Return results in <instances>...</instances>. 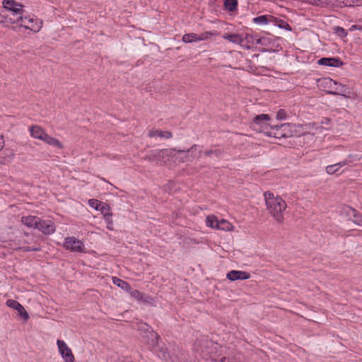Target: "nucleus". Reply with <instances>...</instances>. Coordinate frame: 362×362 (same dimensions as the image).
<instances>
[{
  "instance_id": "obj_1",
  "label": "nucleus",
  "mask_w": 362,
  "mask_h": 362,
  "mask_svg": "<svg viewBox=\"0 0 362 362\" xmlns=\"http://www.w3.org/2000/svg\"><path fill=\"white\" fill-rule=\"evenodd\" d=\"M193 350L206 361L226 362V358L221 356L223 346L209 340H202L195 343Z\"/></svg>"
},
{
  "instance_id": "obj_2",
  "label": "nucleus",
  "mask_w": 362,
  "mask_h": 362,
  "mask_svg": "<svg viewBox=\"0 0 362 362\" xmlns=\"http://www.w3.org/2000/svg\"><path fill=\"white\" fill-rule=\"evenodd\" d=\"M264 199L267 209L269 211L272 216L279 223L284 220L283 212L286 210L287 204L286 202L279 196H274L270 192L264 193Z\"/></svg>"
},
{
  "instance_id": "obj_3",
  "label": "nucleus",
  "mask_w": 362,
  "mask_h": 362,
  "mask_svg": "<svg viewBox=\"0 0 362 362\" xmlns=\"http://www.w3.org/2000/svg\"><path fill=\"white\" fill-rule=\"evenodd\" d=\"M4 16L3 15L0 16V22L6 23L8 25L10 24H16L18 27L23 28L26 30H30L34 33H37L40 30L42 27V22L35 16H25L23 15L15 18H5L6 21H3Z\"/></svg>"
},
{
  "instance_id": "obj_4",
  "label": "nucleus",
  "mask_w": 362,
  "mask_h": 362,
  "mask_svg": "<svg viewBox=\"0 0 362 362\" xmlns=\"http://www.w3.org/2000/svg\"><path fill=\"white\" fill-rule=\"evenodd\" d=\"M318 84L327 93L339 95L344 98L351 96V90L347 86L334 81L331 78H321L318 81Z\"/></svg>"
},
{
  "instance_id": "obj_5",
  "label": "nucleus",
  "mask_w": 362,
  "mask_h": 362,
  "mask_svg": "<svg viewBox=\"0 0 362 362\" xmlns=\"http://www.w3.org/2000/svg\"><path fill=\"white\" fill-rule=\"evenodd\" d=\"M194 153H195V156H199L201 151L197 146L192 147L191 149L187 152L184 151H176L175 150H161L158 152V156L161 158L163 159V162L165 163L169 160L170 157L175 158V160L182 159L187 154H193Z\"/></svg>"
},
{
  "instance_id": "obj_6",
  "label": "nucleus",
  "mask_w": 362,
  "mask_h": 362,
  "mask_svg": "<svg viewBox=\"0 0 362 362\" xmlns=\"http://www.w3.org/2000/svg\"><path fill=\"white\" fill-rule=\"evenodd\" d=\"M296 125L290 123H284L281 125L272 126L268 132V136L276 139L291 137L294 135Z\"/></svg>"
},
{
  "instance_id": "obj_7",
  "label": "nucleus",
  "mask_w": 362,
  "mask_h": 362,
  "mask_svg": "<svg viewBox=\"0 0 362 362\" xmlns=\"http://www.w3.org/2000/svg\"><path fill=\"white\" fill-rule=\"evenodd\" d=\"M270 117L267 114H262L255 117L252 127L255 130L261 132L268 135L272 125L269 124Z\"/></svg>"
},
{
  "instance_id": "obj_8",
  "label": "nucleus",
  "mask_w": 362,
  "mask_h": 362,
  "mask_svg": "<svg viewBox=\"0 0 362 362\" xmlns=\"http://www.w3.org/2000/svg\"><path fill=\"white\" fill-rule=\"evenodd\" d=\"M63 246L66 250L71 252H83L85 251L83 242L73 236L66 238Z\"/></svg>"
},
{
  "instance_id": "obj_9",
  "label": "nucleus",
  "mask_w": 362,
  "mask_h": 362,
  "mask_svg": "<svg viewBox=\"0 0 362 362\" xmlns=\"http://www.w3.org/2000/svg\"><path fill=\"white\" fill-rule=\"evenodd\" d=\"M57 346L58 352L64 362H75V358L72 351L64 341L57 339Z\"/></svg>"
},
{
  "instance_id": "obj_10",
  "label": "nucleus",
  "mask_w": 362,
  "mask_h": 362,
  "mask_svg": "<svg viewBox=\"0 0 362 362\" xmlns=\"http://www.w3.org/2000/svg\"><path fill=\"white\" fill-rule=\"evenodd\" d=\"M2 5L6 11L11 12L16 18L22 16L23 13V6L14 0H4Z\"/></svg>"
},
{
  "instance_id": "obj_11",
  "label": "nucleus",
  "mask_w": 362,
  "mask_h": 362,
  "mask_svg": "<svg viewBox=\"0 0 362 362\" xmlns=\"http://www.w3.org/2000/svg\"><path fill=\"white\" fill-rule=\"evenodd\" d=\"M261 42L262 40L257 35L242 33L241 47L243 49H250L252 46Z\"/></svg>"
},
{
  "instance_id": "obj_12",
  "label": "nucleus",
  "mask_w": 362,
  "mask_h": 362,
  "mask_svg": "<svg viewBox=\"0 0 362 362\" xmlns=\"http://www.w3.org/2000/svg\"><path fill=\"white\" fill-rule=\"evenodd\" d=\"M6 305L8 307L16 310L18 313L19 315L23 320H28L29 319V314L25 310L24 307L21 303H19L18 301L13 300V299H8L6 300Z\"/></svg>"
},
{
  "instance_id": "obj_13",
  "label": "nucleus",
  "mask_w": 362,
  "mask_h": 362,
  "mask_svg": "<svg viewBox=\"0 0 362 362\" xmlns=\"http://www.w3.org/2000/svg\"><path fill=\"white\" fill-rule=\"evenodd\" d=\"M40 231L45 235H50L55 232L56 227L54 223L50 220L40 219V223L38 225L37 228Z\"/></svg>"
},
{
  "instance_id": "obj_14",
  "label": "nucleus",
  "mask_w": 362,
  "mask_h": 362,
  "mask_svg": "<svg viewBox=\"0 0 362 362\" xmlns=\"http://www.w3.org/2000/svg\"><path fill=\"white\" fill-rule=\"evenodd\" d=\"M141 329L146 331V335L144 336V338H146V342L151 346H154L156 343V341L158 339V334L146 324H141Z\"/></svg>"
},
{
  "instance_id": "obj_15",
  "label": "nucleus",
  "mask_w": 362,
  "mask_h": 362,
  "mask_svg": "<svg viewBox=\"0 0 362 362\" xmlns=\"http://www.w3.org/2000/svg\"><path fill=\"white\" fill-rule=\"evenodd\" d=\"M209 33H202L201 35H197L195 33H187L185 34L182 36V41L185 43H192L196 42L199 41H204L206 40L208 38V36L209 35Z\"/></svg>"
},
{
  "instance_id": "obj_16",
  "label": "nucleus",
  "mask_w": 362,
  "mask_h": 362,
  "mask_svg": "<svg viewBox=\"0 0 362 362\" xmlns=\"http://www.w3.org/2000/svg\"><path fill=\"white\" fill-rule=\"evenodd\" d=\"M226 277L228 280L234 281L236 280H246L250 277V275L244 271L232 270L230 271Z\"/></svg>"
},
{
  "instance_id": "obj_17",
  "label": "nucleus",
  "mask_w": 362,
  "mask_h": 362,
  "mask_svg": "<svg viewBox=\"0 0 362 362\" xmlns=\"http://www.w3.org/2000/svg\"><path fill=\"white\" fill-rule=\"evenodd\" d=\"M317 64L321 66L330 67H341L344 64L339 58H322Z\"/></svg>"
},
{
  "instance_id": "obj_18",
  "label": "nucleus",
  "mask_w": 362,
  "mask_h": 362,
  "mask_svg": "<svg viewBox=\"0 0 362 362\" xmlns=\"http://www.w3.org/2000/svg\"><path fill=\"white\" fill-rule=\"evenodd\" d=\"M21 222L28 228L37 229L40 223V218L35 216H23Z\"/></svg>"
},
{
  "instance_id": "obj_19",
  "label": "nucleus",
  "mask_w": 362,
  "mask_h": 362,
  "mask_svg": "<svg viewBox=\"0 0 362 362\" xmlns=\"http://www.w3.org/2000/svg\"><path fill=\"white\" fill-rule=\"evenodd\" d=\"M30 136L35 139L41 141H44L47 136L45 131L39 126H32L29 128Z\"/></svg>"
},
{
  "instance_id": "obj_20",
  "label": "nucleus",
  "mask_w": 362,
  "mask_h": 362,
  "mask_svg": "<svg viewBox=\"0 0 362 362\" xmlns=\"http://www.w3.org/2000/svg\"><path fill=\"white\" fill-rule=\"evenodd\" d=\"M276 21V18L271 15H262L257 16L253 18L252 21L254 23L258 25H264L269 23H273Z\"/></svg>"
},
{
  "instance_id": "obj_21",
  "label": "nucleus",
  "mask_w": 362,
  "mask_h": 362,
  "mask_svg": "<svg viewBox=\"0 0 362 362\" xmlns=\"http://www.w3.org/2000/svg\"><path fill=\"white\" fill-rule=\"evenodd\" d=\"M128 293H130L132 297H133L134 298L139 301H142L147 303H150L152 302V299L150 297L145 296L138 290H132L131 288V291H128Z\"/></svg>"
},
{
  "instance_id": "obj_22",
  "label": "nucleus",
  "mask_w": 362,
  "mask_h": 362,
  "mask_svg": "<svg viewBox=\"0 0 362 362\" xmlns=\"http://www.w3.org/2000/svg\"><path fill=\"white\" fill-rule=\"evenodd\" d=\"M148 135L149 137H159L160 139H169L172 136L171 132L158 129L150 130Z\"/></svg>"
},
{
  "instance_id": "obj_23",
  "label": "nucleus",
  "mask_w": 362,
  "mask_h": 362,
  "mask_svg": "<svg viewBox=\"0 0 362 362\" xmlns=\"http://www.w3.org/2000/svg\"><path fill=\"white\" fill-rule=\"evenodd\" d=\"M223 37L233 44L238 45L241 47L242 33L224 34Z\"/></svg>"
},
{
  "instance_id": "obj_24",
  "label": "nucleus",
  "mask_w": 362,
  "mask_h": 362,
  "mask_svg": "<svg viewBox=\"0 0 362 362\" xmlns=\"http://www.w3.org/2000/svg\"><path fill=\"white\" fill-rule=\"evenodd\" d=\"M361 158L356 154H349L345 159L339 162L340 168H343L346 165H351L354 162L359 161Z\"/></svg>"
},
{
  "instance_id": "obj_25",
  "label": "nucleus",
  "mask_w": 362,
  "mask_h": 362,
  "mask_svg": "<svg viewBox=\"0 0 362 362\" xmlns=\"http://www.w3.org/2000/svg\"><path fill=\"white\" fill-rule=\"evenodd\" d=\"M43 141L47 144L54 146L59 149H62L64 147L63 144L57 139L52 137L49 134H47Z\"/></svg>"
},
{
  "instance_id": "obj_26",
  "label": "nucleus",
  "mask_w": 362,
  "mask_h": 362,
  "mask_svg": "<svg viewBox=\"0 0 362 362\" xmlns=\"http://www.w3.org/2000/svg\"><path fill=\"white\" fill-rule=\"evenodd\" d=\"M112 282L115 285L117 286L122 290H124L127 292L131 291V286L127 282H126L116 276L112 277Z\"/></svg>"
},
{
  "instance_id": "obj_27",
  "label": "nucleus",
  "mask_w": 362,
  "mask_h": 362,
  "mask_svg": "<svg viewBox=\"0 0 362 362\" xmlns=\"http://www.w3.org/2000/svg\"><path fill=\"white\" fill-rule=\"evenodd\" d=\"M218 230H221L224 231H232L234 229L233 224L226 219H221L218 222V226H217Z\"/></svg>"
},
{
  "instance_id": "obj_28",
  "label": "nucleus",
  "mask_w": 362,
  "mask_h": 362,
  "mask_svg": "<svg viewBox=\"0 0 362 362\" xmlns=\"http://www.w3.org/2000/svg\"><path fill=\"white\" fill-rule=\"evenodd\" d=\"M219 220L215 216H209L206 218V223L208 227L217 229Z\"/></svg>"
},
{
  "instance_id": "obj_29",
  "label": "nucleus",
  "mask_w": 362,
  "mask_h": 362,
  "mask_svg": "<svg viewBox=\"0 0 362 362\" xmlns=\"http://www.w3.org/2000/svg\"><path fill=\"white\" fill-rule=\"evenodd\" d=\"M98 211L101 213L103 217H105L112 214L110 205L105 202H103V204L100 206V207L98 209Z\"/></svg>"
},
{
  "instance_id": "obj_30",
  "label": "nucleus",
  "mask_w": 362,
  "mask_h": 362,
  "mask_svg": "<svg viewBox=\"0 0 362 362\" xmlns=\"http://www.w3.org/2000/svg\"><path fill=\"white\" fill-rule=\"evenodd\" d=\"M237 0H224L225 8L230 11H235L237 8Z\"/></svg>"
},
{
  "instance_id": "obj_31",
  "label": "nucleus",
  "mask_w": 362,
  "mask_h": 362,
  "mask_svg": "<svg viewBox=\"0 0 362 362\" xmlns=\"http://www.w3.org/2000/svg\"><path fill=\"white\" fill-rule=\"evenodd\" d=\"M341 169L340 165L338 163L327 165L326 167V173L329 175H333L339 171Z\"/></svg>"
},
{
  "instance_id": "obj_32",
  "label": "nucleus",
  "mask_w": 362,
  "mask_h": 362,
  "mask_svg": "<svg viewBox=\"0 0 362 362\" xmlns=\"http://www.w3.org/2000/svg\"><path fill=\"white\" fill-rule=\"evenodd\" d=\"M275 25L278 26L279 28L284 29L288 31H291V27L285 21L282 20H279L276 18V21L273 23Z\"/></svg>"
},
{
  "instance_id": "obj_33",
  "label": "nucleus",
  "mask_w": 362,
  "mask_h": 362,
  "mask_svg": "<svg viewBox=\"0 0 362 362\" xmlns=\"http://www.w3.org/2000/svg\"><path fill=\"white\" fill-rule=\"evenodd\" d=\"M103 202L95 199H90L88 200L89 206L95 209V211H98L99 208L103 204Z\"/></svg>"
},
{
  "instance_id": "obj_34",
  "label": "nucleus",
  "mask_w": 362,
  "mask_h": 362,
  "mask_svg": "<svg viewBox=\"0 0 362 362\" xmlns=\"http://www.w3.org/2000/svg\"><path fill=\"white\" fill-rule=\"evenodd\" d=\"M103 219L106 223L107 228L110 230H113L114 226H113L112 214L109 216H107L105 217H103Z\"/></svg>"
},
{
  "instance_id": "obj_35",
  "label": "nucleus",
  "mask_w": 362,
  "mask_h": 362,
  "mask_svg": "<svg viewBox=\"0 0 362 362\" xmlns=\"http://www.w3.org/2000/svg\"><path fill=\"white\" fill-rule=\"evenodd\" d=\"M352 212L354 214V219L353 222L356 223V225L362 226V216L360 214H358L355 209H351Z\"/></svg>"
},
{
  "instance_id": "obj_36",
  "label": "nucleus",
  "mask_w": 362,
  "mask_h": 362,
  "mask_svg": "<svg viewBox=\"0 0 362 362\" xmlns=\"http://www.w3.org/2000/svg\"><path fill=\"white\" fill-rule=\"evenodd\" d=\"M276 117L277 120H286L288 119V115L284 110L280 109L277 112Z\"/></svg>"
},
{
  "instance_id": "obj_37",
  "label": "nucleus",
  "mask_w": 362,
  "mask_h": 362,
  "mask_svg": "<svg viewBox=\"0 0 362 362\" xmlns=\"http://www.w3.org/2000/svg\"><path fill=\"white\" fill-rule=\"evenodd\" d=\"M342 3L346 6H360L361 4L360 0H343Z\"/></svg>"
},
{
  "instance_id": "obj_38",
  "label": "nucleus",
  "mask_w": 362,
  "mask_h": 362,
  "mask_svg": "<svg viewBox=\"0 0 362 362\" xmlns=\"http://www.w3.org/2000/svg\"><path fill=\"white\" fill-rule=\"evenodd\" d=\"M336 33H338L340 36L345 37L347 35V33L346 30L340 27H337L335 28Z\"/></svg>"
},
{
  "instance_id": "obj_39",
  "label": "nucleus",
  "mask_w": 362,
  "mask_h": 362,
  "mask_svg": "<svg viewBox=\"0 0 362 362\" xmlns=\"http://www.w3.org/2000/svg\"><path fill=\"white\" fill-rule=\"evenodd\" d=\"M356 30H362V26L361 25H353L349 28L350 31H354Z\"/></svg>"
},
{
  "instance_id": "obj_40",
  "label": "nucleus",
  "mask_w": 362,
  "mask_h": 362,
  "mask_svg": "<svg viewBox=\"0 0 362 362\" xmlns=\"http://www.w3.org/2000/svg\"><path fill=\"white\" fill-rule=\"evenodd\" d=\"M5 144L4 138L2 135H0V151L3 149Z\"/></svg>"
},
{
  "instance_id": "obj_41",
  "label": "nucleus",
  "mask_w": 362,
  "mask_h": 362,
  "mask_svg": "<svg viewBox=\"0 0 362 362\" xmlns=\"http://www.w3.org/2000/svg\"><path fill=\"white\" fill-rule=\"evenodd\" d=\"M319 129H320V130L324 129V128H323L322 127H319Z\"/></svg>"
}]
</instances>
